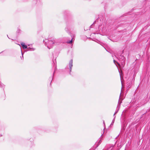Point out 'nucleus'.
<instances>
[{"instance_id":"12","label":"nucleus","mask_w":150,"mask_h":150,"mask_svg":"<svg viewBox=\"0 0 150 150\" xmlns=\"http://www.w3.org/2000/svg\"><path fill=\"white\" fill-rule=\"evenodd\" d=\"M122 58L123 59L125 58V57H122Z\"/></svg>"},{"instance_id":"4","label":"nucleus","mask_w":150,"mask_h":150,"mask_svg":"<svg viewBox=\"0 0 150 150\" xmlns=\"http://www.w3.org/2000/svg\"><path fill=\"white\" fill-rule=\"evenodd\" d=\"M120 108V105H117V110H116V111L115 112L114 114V115H113V116L115 117V114H116L117 112H118L119 110V109Z\"/></svg>"},{"instance_id":"2","label":"nucleus","mask_w":150,"mask_h":150,"mask_svg":"<svg viewBox=\"0 0 150 150\" xmlns=\"http://www.w3.org/2000/svg\"><path fill=\"white\" fill-rule=\"evenodd\" d=\"M21 46H22L23 48V49L27 48L28 50L34 51L35 50V49H34V48H31L30 47H29L28 48H27V46L26 45H25L23 43H21Z\"/></svg>"},{"instance_id":"7","label":"nucleus","mask_w":150,"mask_h":150,"mask_svg":"<svg viewBox=\"0 0 150 150\" xmlns=\"http://www.w3.org/2000/svg\"><path fill=\"white\" fill-rule=\"evenodd\" d=\"M67 42L68 43H71L72 42V38L71 39V40L70 41H67Z\"/></svg>"},{"instance_id":"8","label":"nucleus","mask_w":150,"mask_h":150,"mask_svg":"<svg viewBox=\"0 0 150 150\" xmlns=\"http://www.w3.org/2000/svg\"><path fill=\"white\" fill-rule=\"evenodd\" d=\"M113 61H114V63L115 64H116L115 62H116L118 65H120V64L119 63H118L116 61H115V60L114 59Z\"/></svg>"},{"instance_id":"1","label":"nucleus","mask_w":150,"mask_h":150,"mask_svg":"<svg viewBox=\"0 0 150 150\" xmlns=\"http://www.w3.org/2000/svg\"><path fill=\"white\" fill-rule=\"evenodd\" d=\"M45 40V44L49 49L52 48L54 45H57L60 43L58 40L53 39L52 40L49 38L47 40L46 39Z\"/></svg>"},{"instance_id":"11","label":"nucleus","mask_w":150,"mask_h":150,"mask_svg":"<svg viewBox=\"0 0 150 150\" xmlns=\"http://www.w3.org/2000/svg\"><path fill=\"white\" fill-rule=\"evenodd\" d=\"M103 124H104V126L105 127V122H104V121H103Z\"/></svg>"},{"instance_id":"10","label":"nucleus","mask_w":150,"mask_h":150,"mask_svg":"<svg viewBox=\"0 0 150 150\" xmlns=\"http://www.w3.org/2000/svg\"><path fill=\"white\" fill-rule=\"evenodd\" d=\"M120 79H121V80H122V77H121V73H120Z\"/></svg>"},{"instance_id":"6","label":"nucleus","mask_w":150,"mask_h":150,"mask_svg":"<svg viewBox=\"0 0 150 150\" xmlns=\"http://www.w3.org/2000/svg\"><path fill=\"white\" fill-rule=\"evenodd\" d=\"M115 116L114 118V119L113 120H112V122L111 124V125H112L114 123V121H115Z\"/></svg>"},{"instance_id":"5","label":"nucleus","mask_w":150,"mask_h":150,"mask_svg":"<svg viewBox=\"0 0 150 150\" xmlns=\"http://www.w3.org/2000/svg\"><path fill=\"white\" fill-rule=\"evenodd\" d=\"M65 30L67 32H69V30L68 28V26H67L66 28H65Z\"/></svg>"},{"instance_id":"3","label":"nucleus","mask_w":150,"mask_h":150,"mask_svg":"<svg viewBox=\"0 0 150 150\" xmlns=\"http://www.w3.org/2000/svg\"><path fill=\"white\" fill-rule=\"evenodd\" d=\"M69 71H70V72L71 71L72 69V67L73 66V60L72 59H71L69 62Z\"/></svg>"},{"instance_id":"14","label":"nucleus","mask_w":150,"mask_h":150,"mask_svg":"<svg viewBox=\"0 0 150 150\" xmlns=\"http://www.w3.org/2000/svg\"><path fill=\"white\" fill-rule=\"evenodd\" d=\"M105 127H104V129H103V130H105Z\"/></svg>"},{"instance_id":"9","label":"nucleus","mask_w":150,"mask_h":150,"mask_svg":"<svg viewBox=\"0 0 150 150\" xmlns=\"http://www.w3.org/2000/svg\"><path fill=\"white\" fill-rule=\"evenodd\" d=\"M22 57H21V59H22V58H23V53L22 52Z\"/></svg>"},{"instance_id":"13","label":"nucleus","mask_w":150,"mask_h":150,"mask_svg":"<svg viewBox=\"0 0 150 150\" xmlns=\"http://www.w3.org/2000/svg\"><path fill=\"white\" fill-rule=\"evenodd\" d=\"M119 102H120V99L119 100L118 103H119Z\"/></svg>"}]
</instances>
